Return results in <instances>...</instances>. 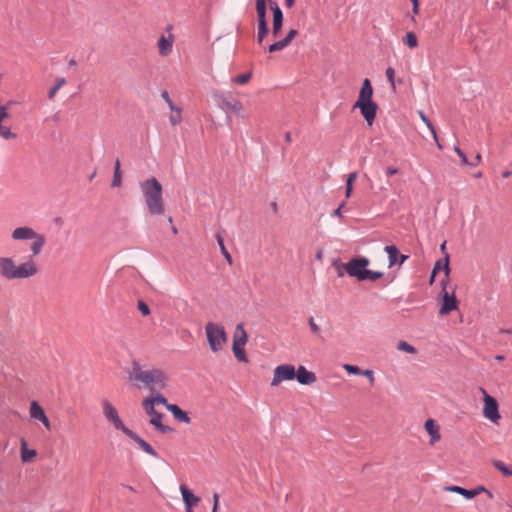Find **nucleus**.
<instances>
[{"instance_id":"obj_1","label":"nucleus","mask_w":512,"mask_h":512,"mask_svg":"<svg viewBox=\"0 0 512 512\" xmlns=\"http://www.w3.org/2000/svg\"><path fill=\"white\" fill-rule=\"evenodd\" d=\"M11 237L14 241L31 240V255L22 262H17L11 256H0V276L8 281L30 279L37 276L40 267L34 257L42 252L46 244V237L28 226L15 228Z\"/></svg>"},{"instance_id":"obj_2","label":"nucleus","mask_w":512,"mask_h":512,"mask_svg":"<svg viewBox=\"0 0 512 512\" xmlns=\"http://www.w3.org/2000/svg\"><path fill=\"white\" fill-rule=\"evenodd\" d=\"M129 379L138 388L162 390L168 386L169 377L161 368H144L139 362H133L129 372Z\"/></svg>"},{"instance_id":"obj_3","label":"nucleus","mask_w":512,"mask_h":512,"mask_svg":"<svg viewBox=\"0 0 512 512\" xmlns=\"http://www.w3.org/2000/svg\"><path fill=\"white\" fill-rule=\"evenodd\" d=\"M373 87L368 78L364 79L358 93V99L353 105V110L358 109L368 127H372L378 111V105L373 100Z\"/></svg>"},{"instance_id":"obj_4","label":"nucleus","mask_w":512,"mask_h":512,"mask_svg":"<svg viewBox=\"0 0 512 512\" xmlns=\"http://www.w3.org/2000/svg\"><path fill=\"white\" fill-rule=\"evenodd\" d=\"M370 260L366 257H354L347 263H341L339 260L333 262V266L339 265L344 268L345 272L350 276L356 278L358 281H376L383 277V272L368 270L367 267Z\"/></svg>"},{"instance_id":"obj_5","label":"nucleus","mask_w":512,"mask_h":512,"mask_svg":"<svg viewBox=\"0 0 512 512\" xmlns=\"http://www.w3.org/2000/svg\"><path fill=\"white\" fill-rule=\"evenodd\" d=\"M205 334L209 348L213 353L221 351L228 342V335L221 324L207 322L205 325Z\"/></svg>"},{"instance_id":"obj_6","label":"nucleus","mask_w":512,"mask_h":512,"mask_svg":"<svg viewBox=\"0 0 512 512\" xmlns=\"http://www.w3.org/2000/svg\"><path fill=\"white\" fill-rule=\"evenodd\" d=\"M248 342V334L243 323L236 325L233 333L232 351L239 362L247 363L248 358L245 352V345Z\"/></svg>"},{"instance_id":"obj_7","label":"nucleus","mask_w":512,"mask_h":512,"mask_svg":"<svg viewBox=\"0 0 512 512\" xmlns=\"http://www.w3.org/2000/svg\"><path fill=\"white\" fill-rule=\"evenodd\" d=\"M480 391L483 395L482 414L484 418H486L493 424H498L501 419V415L499 412V405L497 400L491 395H489L484 388H480Z\"/></svg>"},{"instance_id":"obj_8","label":"nucleus","mask_w":512,"mask_h":512,"mask_svg":"<svg viewBox=\"0 0 512 512\" xmlns=\"http://www.w3.org/2000/svg\"><path fill=\"white\" fill-rule=\"evenodd\" d=\"M142 407L146 414L149 416L150 424L159 432L166 434L172 432V428L167 425H164L163 420L165 418L164 414L158 412L156 410V406L152 405L150 402L145 400L142 401Z\"/></svg>"},{"instance_id":"obj_9","label":"nucleus","mask_w":512,"mask_h":512,"mask_svg":"<svg viewBox=\"0 0 512 512\" xmlns=\"http://www.w3.org/2000/svg\"><path fill=\"white\" fill-rule=\"evenodd\" d=\"M297 376L296 368L292 364H281L274 368L273 378L270 386L272 388L279 387L285 381H292Z\"/></svg>"},{"instance_id":"obj_10","label":"nucleus","mask_w":512,"mask_h":512,"mask_svg":"<svg viewBox=\"0 0 512 512\" xmlns=\"http://www.w3.org/2000/svg\"><path fill=\"white\" fill-rule=\"evenodd\" d=\"M103 415L108 422H110L115 429L122 431L124 434L129 430L128 427L125 426L123 421L118 415L117 409L112 405L111 402L104 399L101 402Z\"/></svg>"},{"instance_id":"obj_11","label":"nucleus","mask_w":512,"mask_h":512,"mask_svg":"<svg viewBox=\"0 0 512 512\" xmlns=\"http://www.w3.org/2000/svg\"><path fill=\"white\" fill-rule=\"evenodd\" d=\"M442 285V303L439 310L440 315L444 316L449 314L450 312L456 310L458 308V302L454 294H449L446 290V284L444 281L441 282Z\"/></svg>"},{"instance_id":"obj_12","label":"nucleus","mask_w":512,"mask_h":512,"mask_svg":"<svg viewBox=\"0 0 512 512\" xmlns=\"http://www.w3.org/2000/svg\"><path fill=\"white\" fill-rule=\"evenodd\" d=\"M146 205L151 215H161L165 211L162 194H146Z\"/></svg>"},{"instance_id":"obj_13","label":"nucleus","mask_w":512,"mask_h":512,"mask_svg":"<svg viewBox=\"0 0 512 512\" xmlns=\"http://www.w3.org/2000/svg\"><path fill=\"white\" fill-rule=\"evenodd\" d=\"M29 414L32 419L41 422L47 430H51V423L46 416L43 407L37 401H32L30 403Z\"/></svg>"},{"instance_id":"obj_14","label":"nucleus","mask_w":512,"mask_h":512,"mask_svg":"<svg viewBox=\"0 0 512 512\" xmlns=\"http://www.w3.org/2000/svg\"><path fill=\"white\" fill-rule=\"evenodd\" d=\"M220 108L225 112H233L239 117H243V104L239 99L228 100L221 98Z\"/></svg>"},{"instance_id":"obj_15","label":"nucleus","mask_w":512,"mask_h":512,"mask_svg":"<svg viewBox=\"0 0 512 512\" xmlns=\"http://www.w3.org/2000/svg\"><path fill=\"white\" fill-rule=\"evenodd\" d=\"M174 36L171 33L161 35L157 42L158 52L161 56H168L173 49Z\"/></svg>"},{"instance_id":"obj_16","label":"nucleus","mask_w":512,"mask_h":512,"mask_svg":"<svg viewBox=\"0 0 512 512\" xmlns=\"http://www.w3.org/2000/svg\"><path fill=\"white\" fill-rule=\"evenodd\" d=\"M424 429L430 436L429 444L431 446L441 440L440 426L434 419L426 420Z\"/></svg>"},{"instance_id":"obj_17","label":"nucleus","mask_w":512,"mask_h":512,"mask_svg":"<svg viewBox=\"0 0 512 512\" xmlns=\"http://www.w3.org/2000/svg\"><path fill=\"white\" fill-rule=\"evenodd\" d=\"M125 435L128 436L130 439H132L139 446V448L142 449L145 453H147L153 457L158 456L155 449L148 442H146L143 438H141L135 432H133L131 429H129Z\"/></svg>"},{"instance_id":"obj_18","label":"nucleus","mask_w":512,"mask_h":512,"mask_svg":"<svg viewBox=\"0 0 512 512\" xmlns=\"http://www.w3.org/2000/svg\"><path fill=\"white\" fill-rule=\"evenodd\" d=\"M297 34L298 31L296 29H291L284 39L271 44L268 47V51L270 53H274L283 50L292 42V40L296 37Z\"/></svg>"},{"instance_id":"obj_19","label":"nucleus","mask_w":512,"mask_h":512,"mask_svg":"<svg viewBox=\"0 0 512 512\" xmlns=\"http://www.w3.org/2000/svg\"><path fill=\"white\" fill-rule=\"evenodd\" d=\"M297 376L295 379L302 385H310L313 384L316 381V375L308 371L304 366L300 365L296 369Z\"/></svg>"},{"instance_id":"obj_20","label":"nucleus","mask_w":512,"mask_h":512,"mask_svg":"<svg viewBox=\"0 0 512 512\" xmlns=\"http://www.w3.org/2000/svg\"><path fill=\"white\" fill-rule=\"evenodd\" d=\"M272 12H273V27H272V34L274 37H277L281 31L282 24H283V13L278 6L277 3H274L271 6Z\"/></svg>"},{"instance_id":"obj_21","label":"nucleus","mask_w":512,"mask_h":512,"mask_svg":"<svg viewBox=\"0 0 512 512\" xmlns=\"http://www.w3.org/2000/svg\"><path fill=\"white\" fill-rule=\"evenodd\" d=\"M180 492L185 504V509H192L200 501V498L195 496L184 484L180 486Z\"/></svg>"},{"instance_id":"obj_22","label":"nucleus","mask_w":512,"mask_h":512,"mask_svg":"<svg viewBox=\"0 0 512 512\" xmlns=\"http://www.w3.org/2000/svg\"><path fill=\"white\" fill-rule=\"evenodd\" d=\"M140 187L142 192H161L162 190V185L155 177L145 180Z\"/></svg>"},{"instance_id":"obj_23","label":"nucleus","mask_w":512,"mask_h":512,"mask_svg":"<svg viewBox=\"0 0 512 512\" xmlns=\"http://www.w3.org/2000/svg\"><path fill=\"white\" fill-rule=\"evenodd\" d=\"M168 411L171 412L174 418L180 422L186 424H189L191 422V419L188 416V414L176 404L168 406Z\"/></svg>"},{"instance_id":"obj_24","label":"nucleus","mask_w":512,"mask_h":512,"mask_svg":"<svg viewBox=\"0 0 512 512\" xmlns=\"http://www.w3.org/2000/svg\"><path fill=\"white\" fill-rule=\"evenodd\" d=\"M440 269L444 270L445 273V279L443 280L445 284H447L449 280V274H450V266H449V254L445 253L443 262L442 260H439L435 263V266L432 271H435L437 273Z\"/></svg>"},{"instance_id":"obj_25","label":"nucleus","mask_w":512,"mask_h":512,"mask_svg":"<svg viewBox=\"0 0 512 512\" xmlns=\"http://www.w3.org/2000/svg\"><path fill=\"white\" fill-rule=\"evenodd\" d=\"M168 107L171 111V114L169 116L170 123L173 126H176L182 121V110L181 108L177 107L174 103H170Z\"/></svg>"},{"instance_id":"obj_26","label":"nucleus","mask_w":512,"mask_h":512,"mask_svg":"<svg viewBox=\"0 0 512 512\" xmlns=\"http://www.w3.org/2000/svg\"><path fill=\"white\" fill-rule=\"evenodd\" d=\"M37 453L34 449L27 448V442L22 439L21 440V460L23 462H30L36 457Z\"/></svg>"},{"instance_id":"obj_27","label":"nucleus","mask_w":512,"mask_h":512,"mask_svg":"<svg viewBox=\"0 0 512 512\" xmlns=\"http://www.w3.org/2000/svg\"><path fill=\"white\" fill-rule=\"evenodd\" d=\"M418 115L421 118V120L423 121V123L427 126V128L431 131L433 139H434L437 147L439 149H442V145L440 144V142L438 140L437 133H436V130H435V127L433 126V124L430 122V120L428 119V117L425 115V113L422 110L418 111Z\"/></svg>"},{"instance_id":"obj_28","label":"nucleus","mask_w":512,"mask_h":512,"mask_svg":"<svg viewBox=\"0 0 512 512\" xmlns=\"http://www.w3.org/2000/svg\"><path fill=\"white\" fill-rule=\"evenodd\" d=\"M122 183V173H121V164L120 160L117 159L114 166V173H113V179L111 182V187L116 189L120 188Z\"/></svg>"},{"instance_id":"obj_29","label":"nucleus","mask_w":512,"mask_h":512,"mask_svg":"<svg viewBox=\"0 0 512 512\" xmlns=\"http://www.w3.org/2000/svg\"><path fill=\"white\" fill-rule=\"evenodd\" d=\"M384 250L388 254L389 267H392L396 263H398V258H399L400 252L396 246H394V245L386 246L384 248Z\"/></svg>"},{"instance_id":"obj_30","label":"nucleus","mask_w":512,"mask_h":512,"mask_svg":"<svg viewBox=\"0 0 512 512\" xmlns=\"http://www.w3.org/2000/svg\"><path fill=\"white\" fill-rule=\"evenodd\" d=\"M0 138L4 140H15L17 138V134L12 131V128L9 125L0 122Z\"/></svg>"},{"instance_id":"obj_31","label":"nucleus","mask_w":512,"mask_h":512,"mask_svg":"<svg viewBox=\"0 0 512 512\" xmlns=\"http://www.w3.org/2000/svg\"><path fill=\"white\" fill-rule=\"evenodd\" d=\"M402 42L404 45L408 46L410 49H414L418 46V39L414 32L409 31L402 38Z\"/></svg>"},{"instance_id":"obj_32","label":"nucleus","mask_w":512,"mask_h":512,"mask_svg":"<svg viewBox=\"0 0 512 512\" xmlns=\"http://www.w3.org/2000/svg\"><path fill=\"white\" fill-rule=\"evenodd\" d=\"M66 84V79L64 77H58L54 85L48 91V98L53 99L57 92Z\"/></svg>"},{"instance_id":"obj_33","label":"nucleus","mask_w":512,"mask_h":512,"mask_svg":"<svg viewBox=\"0 0 512 512\" xmlns=\"http://www.w3.org/2000/svg\"><path fill=\"white\" fill-rule=\"evenodd\" d=\"M143 400L150 402L154 406L164 405L167 410H168V406L171 405L170 403H168L167 399L164 396H162L161 394H157V395L151 396V397H146Z\"/></svg>"},{"instance_id":"obj_34","label":"nucleus","mask_w":512,"mask_h":512,"mask_svg":"<svg viewBox=\"0 0 512 512\" xmlns=\"http://www.w3.org/2000/svg\"><path fill=\"white\" fill-rule=\"evenodd\" d=\"M256 11L258 16V22L266 21V0H256Z\"/></svg>"},{"instance_id":"obj_35","label":"nucleus","mask_w":512,"mask_h":512,"mask_svg":"<svg viewBox=\"0 0 512 512\" xmlns=\"http://www.w3.org/2000/svg\"><path fill=\"white\" fill-rule=\"evenodd\" d=\"M482 491H486V488L484 486H478V487H476L475 489H472V490H468V489L463 488L461 495L463 497H465L466 499H472V498L478 496L479 494H481Z\"/></svg>"},{"instance_id":"obj_36","label":"nucleus","mask_w":512,"mask_h":512,"mask_svg":"<svg viewBox=\"0 0 512 512\" xmlns=\"http://www.w3.org/2000/svg\"><path fill=\"white\" fill-rule=\"evenodd\" d=\"M268 34V26L267 22L259 21L258 22V32H257V41L258 43H262L265 37Z\"/></svg>"},{"instance_id":"obj_37","label":"nucleus","mask_w":512,"mask_h":512,"mask_svg":"<svg viewBox=\"0 0 512 512\" xmlns=\"http://www.w3.org/2000/svg\"><path fill=\"white\" fill-rule=\"evenodd\" d=\"M216 239H217V242L220 247V251H221L222 255L225 257V259L227 260V262L229 264H232V257L230 255V253L228 252V250L226 249L223 238L220 235H217Z\"/></svg>"},{"instance_id":"obj_38","label":"nucleus","mask_w":512,"mask_h":512,"mask_svg":"<svg viewBox=\"0 0 512 512\" xmlns=\"http://www.w3.org/2000/svg\"><path fill=\"white\" fill-rule=\"evenodd\" d=\"M251 76H252V73L247 72V73L240 74L238 76L233 77L231 79V81H232V83L237 84V85H244L249 82V80L251 79Z\"/></svg>"},{"instance_id":"obj_39","label":"nucleus","mask_w":512,"mask_h":512,"mask_svg":"<svg viewBox=\"0 0 512 512\" xmlns=\"http://www.w3.org/2000/svg\"><path fill=\"white\" fill-rule=\"evenodd\" d=\"M397 349L399 351H403V352H406V353H409V354H416L417 350L415 347H413L412 345H410L408 342L406 341H400L398 344H397Z\"/></svg>"},{"instance_id":"obj_40","label":"nucleus","mask_w":512,"mask_h":512,"mask_svg":"<svg viewBox=\"0 0 512 512\" xmlns=\"http://www.w3.org/2000/svg\"><path fill=\"white\" fill-rule=\"evenodd\" d=\"M494 467L502 472L506 476H512V469L507 467L503 462L501 461H494L493 463Z\"/></svg>"},{"instance_id":"obj_41","label":"nucleus","mask_w":512,"mask_h":512,"mask_svg":"<svg viewBox=\"0 0 512 512\" xmlns=\"http://www.w3.org/2000/svg\"><path fill=\"white\" fill-rule=\"evenodd\" d=\"M343 369L349 374L361 375L362 373V370L358 366L351 364H344Z\"/></svg>"},{"instance_id":"obj_42","label":"nucleus","mask_w":512,"mask_h":512,"mask_svg":"<svg viewBox=\"0 0 512 512\" xmlns=\"http://www.w3.org/2000/svg\"><path fill=\"white\" fill-rule=\"evenodd\" d=\"M137 307L143 316H148L151 313L149 306L144 301H138Z\"/></svg>"},{"instance_id":"obj_43","label":"nucleus","mask_w":512,"mask_h":512,"mask_svg":"<svg viewBox=\"0 0 512 512\" xmlns=\"http://www.w3.org/2000/svg\"><path fill=\"white\" fill-rule=\"evenodd\" d=\"M356 178H357L356 172H353L348 176V178L346 180V192H352V190H353L352 183H353V181H355Z\"/></svg>"},{"instance_id":"obj_44","label":"nucleus","mask_w":512,"mask_h":512,"mask_svg":"<svg viewBox=\"0 0 512 512\" xmlns=\"http://www.w3.org/2000/svg\"><path fill=\"white\" fill-rule=\"evenodd\" d=\"M386 76H387V79L390 82L392 88L395 89V80H394L395 71L392 67H388L386 69Z\"/></svg>"},{"instance_id":"obj_45","label":"nucleus","mask_w":512,"mask_h":512,"mask_svg":"<svg viewBox=\"0 0 512 512\" xmlns=\"http://www.w3.org/2000/svg\"><path fill=\"white\" fill-rule=\"evenodd\" d=\"M454 151H455V152H456V154L460 157V159H461V163H462L463 165H468V164H470V163L468 162V159H467V157H466L465 153H464V152H463V151H462L458 146H455V147H454Z\"/></svg>"},{"instance_id":"obj_46","label":"nucleus","mask_w":512,"mask_h":512,"mask_svg":"<svg viewBox=\"0 0 512 512\" xmlns=\"http://www.w3.org/2000/svg\"><path fill=\"white\" fill-rule=\"evenodd\" d=\"M361 375L365 376L369 380L371 385L374 384L375 377H374V372L372 370H370V369L364 370V371H362Z\"/></svg>"},{"instance_id":"obj_47","label":"nucleus","mask_w":512,"mask_h":512,"mask_svg":"<svg viewBox=\"0 0 512 512\" xmlns=\"http://www.w3.org/2000/svg\"><path fill=\"white\" fill-rule=\"evenodd\" d=\"M444 490L448 491V492H453V493H457V494L461 495L463 487L456 486V485H451V486L444 487Z\"/></svg>"},{"instance_id":"obj_48","label":"nucleus","mask_w":512,"mask_h":512,"mask_svg":"<svg viewBox=\"0 0 512 512\" xmlns=\"http://www.w3.org/2000/svg\"><path fill=\"white\" fill-rule=\"evenodd\" d=\"M444 490L448 491V492H453V493H457V494L461 495L463 487L456 486V485H451V486L444 487Z\"/></svg>"},{"instance_id":"obj_49","label":"nucleus","mask_w":512,"mask_h":512,"mask_svg":"<svg viewBox=\"0 0 512 512\" xmlns=\"http://www.w3.org/2000/svg\"><path fill=\"white\" fill-rule=\"evenodd\" d=\"M9 117L8 106H0V122Z\"/></svg>"},{"instance_id":"obj_50","label":"nucleus","mask_w":512,"mask_h":512,"mask_svg":"<svg viewBox=\"0 0 512 512\" xmlns=\"http://www.w3.org/2000/svg\"><path fill=\"white\" fill-rule=\"evenodd\" d=\"M309 326H310V329L311 331L314 333V334H318L320 332V327L318 324L315 323L314 319L311 318L309 320Z\"/></svg>"},{"instance_id":"obj_51","label":"nucleus","mask_w":512,"mask_h":512,"mask_svg":"<svg viewBox=\"0 0 512 512\" xmlns=\"http://www.w3.org/2000/svg\"><path fill=\"white\" fill-rule=\"evenodd\" d=\"M218 501H219V495L217 493H215L213 495V508H212V512H217V510H218Z\"/></svg>"},{"instance_id":"obj_52","label":"nucleus","mask_w":512,"mask_h":512,"mask_svg":"<svg viewBox=\"0 0 512 512\" xmlns=\"http://www.w3.org/2000/svg\"><path fill=\"white\" fill-rule=\"evenodd\" d=\"M412 13L414 15L419 14V0L412 1Z\"/></svg>"},{"instance_id":"obj_53","label":"nucleus","mask_w":512,"mask_h":512,"mask_svg":"<svg viewBox=\"0 0 512 512\" xmlns=\"http://www.w3.org/2000/svg\"><path fill=\"white\" fill-rule=\"evenodd\" d=\"M161 97L167 103V105H169L170 103H173V101L171 100V98H170V96H169L167 91H162Z\"/></svg>"},{"instance_id":"obj_54","label":"nucleus","mask_w":512,"mask_h":512,"mask_svg":"<svg viewBox=\"0 0 512 512\" xmlns=\"http://www.w3.org/2000/svg\"><path fill=\"white\" fill-rule=\"evenodd\" d=\"M270 208H271L272 212H273L274 214H276V213H277V211H278L277 202H276V201H272V202L270 203Z\"/></svg>"},{"instance_id":"obj_55","label":"nucleus","mask_w":512,"mask_h":512,"mask_svg":"<svg viewBox=\"0 0 512 512\" xmlns=\"http://www.w3.org/2000/svg\"><path fill=\"white\" fill-rule=\"evenodd\" d=\"M343 208H344V203H342V204H341V205H340V206H339V207L334 211V213H333V214H334V215H336V216H339V217H340V216H341V211H342V209H343Z\"/></svg>"},{"instance_id":"obj_56","label":"nucleus","mask_w":512,"mask_h":512,"mask_svg":"<svg viewBox=\"0 0 512 512\" xmlns=\"http://www.w3.org/2000/svg\"><path fill=\"white\" fill-rule=\"evenodd\" d=\"M397 171H398V170H397L396 168H394V167H389V168L387 169V175H389V176H390V175H394V174H396V173H397Z\"/></svg>"},{"instance_id":"obj_57","label":"nucleus","mask_w":512,"mask_h":512,"mask_svg":"<svg viewBox=\"0 0 512 512\" xmlns=\"http://www.w3.org/2000/svg\"><path fill=\"white\" fill-rule=\"evenodd\" d=\"M408 257L406 255H399L398 263L401 265Z\"/></svg>"},{"instance_id":"obj_58","label":"nucleus","mask_w":512,"mask_h":512,"mask_svg":"<svg viewBox=\"0 0 512 512\" xmlns=\"http://www.w3.org/2000/svg\"><path fill=\"white\" fill-rule=\"evenodd\" d=\"M338 268V277H342L344 275V268H341L339 265L335 266Z\"/></svg>"},{"instance_id":"obj_59","label":"nucleus","mask_w":512,"mask_h":512,"mask_svg":"<svg viewBox=\"0 0 512 512\" xmlns=\"http://www.w3.org/2000/svg\"><path fill=\"white\" fill-rule=\"evenodd\" d=\"M480 161H481V155L477 154L475 157V162L471 163V165H477L480 163Z\"/></svg>"},{"instance_id":"obj_60","label":"nucleus","mask_w":512,"mask_h":512,"mask_svg":"<svg viewBox=\"0 0 512 512\" xmlns=\"http://www.w3.org/2000/svg\"><path fill=\"white\" fill-rule=\"evenodd\" d=\"M285 5L291 8L294 5V0H285Z\"/></svg>"},{"instance_id":"obj_61","label":"nucleus","mask_w":512,"mask_h":512,"mask_svg":"<svg viewBox=\"0 0 512 512\" xmlns=\"http://www.w3.org/2000/svg\"><path fill=\"white\" fill-rule=\"evenodd\" d=\"M437 273H435V271H432L431 273V277H430V284H432L434 282V279H435V276H436Z\"/></svg>"},{"instance_id":"obj_62","label":"nucleus","mask_w":512,"mask_h":512,"mask_svg":"<svg viewBox=\"0 0 512 512\" xmlns=\"http://www.w3.org/2000/svg\"><path fill=\"white\" fill-rule=\"evenodd\" d=\"M482 493H486L487 497H489L490 499L493 498V494L492 492H490L489 490L486 489V491H482Z\"/></svg>"},{"instance_id":"obj_63","label":"nucleus","mask_w":512,"mask_h":512,"mask_svg":"<svg viewBox=\"0 0 512 512\" xmlns=\"http://www.w3.org/2000/svg\"><path fill=\"white\" fill-rule=\"evenodd\" d=\"M322 257H323V253H322V251H318V252H317V254H316V258H317L318 260H322Z\"/></svg>"},{"instance_id":"obj_64","label":"nucleus","mask_w":512,"mask_h":512,"mask_svg":"<svg viewBox=\"0 0 512 512\" xmlns=\"http://www.w3.org/2000/svg\"><path fill=\"white\" fill-rule=\"evenodd\" d=\"M440 250L445 253V250H446V242H443L440 246Z\"/></svg>"}]
</instances>
